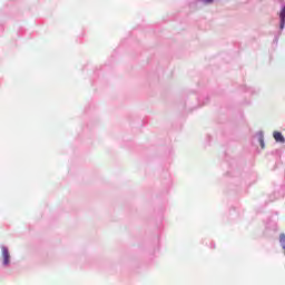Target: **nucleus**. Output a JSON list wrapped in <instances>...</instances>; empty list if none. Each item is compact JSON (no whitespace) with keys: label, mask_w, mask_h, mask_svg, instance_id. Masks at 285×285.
<instances>
[{"label":"nucleus","mask_w":285,"mask_h":285,"mask_svg":"<svg viewBox=\"0 0 285 285\" xmlns=\"http://www.w3.org/2000/svg\"><path fill=\"white\" fill-rule=\"evenodd\" d=\"M2 257H3V264L4 266H8L10 264V252L7 249V247H2Z\"/></svg>","instance_id":"f257e3e1"},{"label":"nucleus","mask_w":285,"mask_h":285,"mask_svg":"<svg viewBox=\"0 0 285 285\" xmlns=\"http://www.w3.org/2000/svg\"><path fill=\"white\" fill-rule=\"evenodd\" d=\"M279 242L282 244L283 249L285 250V235L284 234H281Z\"/></svg>","instance_id":"7ed1b4c3"},{"label":"nucleus","mask_w":285,"mask_h":285,"mask_svg":"<svg viewBox=\"0 0 285 285\" xmlns=\"http://www.w3.org/2000/svg\"><path fill=\"white\" fill-rule=\"evenodd\" d=\"M261 148H264V139L263 138H261Z\"/></svg>","instance_id":"39448f33"},{"label":"nucleus","mask_w":285,"mask_h":285,"mask_svg":"<svg viewBox=\"0 0 285 285\" xmlns=\"http://www.w3.org/2000/svg\"><path fill=\"white\" fill-rule=\"evenodd\" d=\"M205 3H213L215 0H203Z\"/></svg>","instance_id":"20e7f679"},{"label":"nucleus","mask_w":285,"mask_h":285,"mask_svg":"<svg viewBox=\"0 0 285 285\" xmlns=\"http://www.w3.org/2000/svg\"><path fill=\"white\" fill-rule=\"evenodd\" d=\"M273 137L275 141H278L279 144H285V138H284V135H282V132L274 131Z\"/></svg>","instance_id":"f03ea898"}]
</instances>
